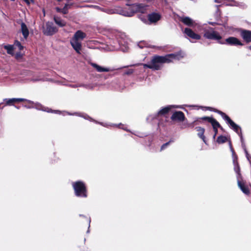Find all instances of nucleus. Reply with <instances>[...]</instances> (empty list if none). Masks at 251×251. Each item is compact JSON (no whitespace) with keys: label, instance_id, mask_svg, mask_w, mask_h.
<instances>
[{"label":"nucleus","instance_id":"37","mask_svg":"<svg viewBox=\"0 0 251 251\" xmlns=\"http://www.w3.org/2000/svg\"><path fill=\"white\" fill-rule=\"evenodd\" d=\"M88 222L89 223V225H90V223L91 222V220L90 218L88 219Z\"/></svg>","mask_w":251,"mask_h":251},{"label":"nucleus","instance_id":"4","mask_svg":"<svg viewBox=\"0 0 251 251\" xmlns=\"http://www.w3.org/2000/svg\"><path fill=\"white\" fill-rule=\"evenodd\" d=\"M75 196L86 198L88 197V190L86 184L82 181L73 182L72 184Z\"/></svg>","mask_w":251,"mask_h":251},{"label":"nucleus","instance_id":"42","mask_svg":"<svg viewBox=\"0 0 251 251\" xmlns=\"http://www.w3.org/2000/svg\"><path fill=\"white\" fill-rule=\"evenodd\" d=\"M57 0V1L60 2V1H61L62 0Z\"/></svg>","mask_w":251,"mask_h":251},{"label":"nucleus","instance_id":"34","mask_svg":"<svg viewBox=\"0 0 251 251\" xmlns=\"http://www.w3.org/2000/svg\"><path fill=\"white\" fill-rule=\"evenodd\" d=\"M55 10H56L57 12L62 13V8H59L58 7H56L55 8Z\"/></svg>","mask_w":251,"mask_h":251},{"label":"nucleus","instance_id":"1","mask_svg":"<svg viewBox=\"0 0 251 251\" xmlns=\"http://www.w3.org/2000/svg\"><path fill=\"white\" fill-rule=\"evenodd\" d=\"M184 57L182 52L168 54L165 56L155 55L152 57L150 63L143 64L144 68H149L153 71L160 70L164 63H169L173 60H179Z\"/></svg>","mask_w":251,"mask_h":251},{"label":"nucleus","instance_id":"12","mask_svg":"<svg viewBox=\"0 0 251 251\" xmlns=\"http://www.w3.org/2000/svg\"><path fill=\"white\" fill-rule=\"evenodd\" d=\"M184 33L189 38L194 40H200L201 36L195 33L191 29L189 28H185L184 29Z\"/></svg>","mask_w":251,"mask_h":251},{"label":"nucleus","instance_id":"18","mask_svg":"<svg viewBox=\"0 0 251 251\" xmlns=\"http://www.w3.org/2000/svg\"><path fill=\"white\" fill-rule=\"evenodd\" d=\"M21 32L25 39H27L29 35V30L26 24L22 22L21 23Z\"/></svg>","mask_w":251,"mask_h":251},{"label":"nucleus","instance_id":"24","mask_svg":"<svg viewBox=\"0 0 251 251\" xmlns=\"http://www.w3.org/2000/svg\"><path fill=\"white\" fill-rule=\"evenodd\" d=\"M227 141V138L226 136L220 135L218 137L216 140V142L219 144H223Z\"/></svg>","mask_w":251,"mask_h":251},{"label":"nucleus","instance_id":"16","mask_svg":"<svg viewBox=\"0 0 251 251\" xmlns=\"http://www.w3.org/2000/svg\"><path fill=\"white\" fill-rule=\"evenodd\" d=\"M195 129L198 131V136L205 143H206L205 137L204 135L205 129L201 126H197L195 127Z\"/></svg>","mask_w":251,"mask_h":251},{"label":"nucleus","instance_id":"14","mask_svg":"<svg viewBox=\"0 0 251 251\" xmlns=\"http://www.w3.org/2000/svg\"><path fill=\"white\" fill-rule=\"evenodd\" d=\"M175 107L174 105H168L163 107L158 112V116H165L168 114L172 108Z\"/></svg>","mask_w":251,"mask_h":251},{"label":"nucleus","instance_id":"20","mask_svg":"<svg viewBox=\"0 0 251 251\" xmlns=\"http://www.w3.org/2000/svg\"><path fill=\"white\" fill-rule=\"evenodd\" d=\"M198 120H199V123H201V120L207 122L209 123H210L212 125L213 124H215L216 122L217 121L216 119L213 118V117H207V116H204L202 117L199 118Z\"/></svg>","mask_w":251,"mask_h":251},{"label":"nucleus","instance_id":"15","mask_svg":"<svg viewBox=\"0 0 251 251\" xmlns=\"http://www.w3.org/2000/svg\"><path fill=\"white\" fill-rule=\"evenodd\" d=\"M26 100V99L23 98H12L9 99H5V104L7 105H13L15 102H23Z\"/></svg>","mask_w":251,"mask_h":251},{"label":"nucleus","instance_id":"36","mask_svg":"<svg viewBox=\"0 0 251 251\" xmlns=\"http://www.w3.org/2000/svg\"><path fill=\"white\" fill-rule=\"evenodd\" d=\"M218 128H220V129L222 131H224V129L223 128V127L221 126V125L220 124V126H218Z\"/></svg>","mask_w":251,"mask_h":251},{"label":"nucleus","instance_id":"30","mask_svg":"<svg viewBox=\"0 0 251 251\" xmlns=\"http://www.w3.org/2000/svg\"><path fill=\"white\" fill-rule=\"evenodd\" d=\"M206 109L209 110H210V111H212L215 112L216 113H217L219 115H220L219 112H222V111H220V110H219L218 109H215V108H212V107H207Z\"/></svg>","mask_w":251,"mask_h":251},{"label":"nucleus","instance_id":"31","mask_svg":"<svg viewBox=\"0 0 251 251\" xmlns=\"http://www.w3.org/2000/svg\"><path fill=\"white\" fill-rule=\"evenodd\" d=\"M48 112L54 113L56 114H60L61 112L59 110H53L51 109L47 111Z\"/></svg>","mask_w":251,"mask_h":251},{"label":"nucleus","instance_id":"13","mask_svg":"<svg viewBox=\"0 0 251 251\" xmlns=\"http://www.w3.org/2000/svg\"><path fill=\"white\" fill-rule=\"evenodd\" d=\"M238 186L241 191L246 195H249L250 191L249 187L245 185V182L242 179H237Z\"/></svg>","mask_w":251,"mask_h":251},{"label":"nucleus","instance_id":"10","mask_svg":"<svg viewBox=\"0 0 251 251\" xmlns=\"http://www.w3.org/2000/svg\"><path fill=\"white\" fill-rule=\"evenodd\" d=\"M148 19L151 24H156L161 20V15L159 13L152 12L148 15Z\"/></svg>","mask_w":251,"mask_h":251},{"label":"nucleus","instance_id":"3","mask_svg":"<svg viewBox=\"0 0 251 251\" xmlns=\"http://www.w3.org/2000/svg\"><path fill=\"white\" fill-rule=\"evenodd\" d=\"M86 34L81 30H77L70 40V44L74 50L81 54L82 50L81 41L86 37Z\"/></svg>","mask_w":251,"mask_h":251},{"label":"nucleus","instance_id":"25","mask_svg":"<svg viewBox=\"0 0 251 251\" xmlns=\"http://www.w3.org/2000/svg\"><path fill=\"white\" fill-rule=\"evenodd\" d=\"M212 126L213 127V131L214 132L213 138L215 139L216 136L218 134V126H220V124L218 121H217L215 124H213V125H212Z\"/></svg>","mask_w":251,"mask_h":251},{"label":"nucleus","instance_id":"21","mask_svg":"<svg viewBox=\"0 0 251 251\" xmlns=\"http://www.w3.org/2000/svg\"><path fill=\"white\" fill-rule=\"evenodd\" d=\"M53 20L55 24L60 27H64L66 25V22L62 20L60 17L54 16Z\"/></svg>","mask_w":251,"mask_h":251},{"label":"nucleus","instance_id":"8","mask_svg":"<svg viewBox=\"0 0 251 251\" xmlns=\"http://www.w3.org/2000/svg\"><path fill=\"white\" fill-rule=\"evenodd\" d=\"M171 119L174 122H182L186 120V117L183 112L176 111L173 113Z\"/></svg>","mask_w":251,"mask_h":251},{"label":"nucleus","instance_id":"28","mask_svg":"<svg viewBox=\"0 0 251 251\" xmlns=\"http://www.w3.org/2000/svg\"><path fill=\"white\" fill-rule=\"evenodd\" d=\"M14 45L16 47H17L19 48L20 50H22L24 49V47L22 45L20 42H19L18 40L15 41Z\"/></svg>","mask_w":251,"mask_h":251},{"label":"nucleus","instance_id":"39","mask_svg":"<svg viewBox=\"0 0 251 251\" xmlns=\"http://www.w3.org/2000/svg\"><path fill=\"white\" fill-rule=\"evenodd\" d=\"M131 73H132V72H129H129H126V74H127V75H129V74H131Z\"/></svg>","mask_w":251,"mask_h":251},{"label":"nucleus","instance_id":"40","mask_svg":"<svg viewBox=\"0 0 251 251\" xmlns=\"http://www.w3.org/2000/svg\"><path fill=\"white\" fill-rule=\"evenodd\" d=\"M24 0L26 3H29V2L28 0Z\"/></svg>","mask_w":251,"mask_h":251},{"label":"nucleus","instance_id":"38","mask_svg":"<svg viewBox=\"0 0 251 251\" xmlns=\"http://www.w3.org/2000/svg\"><path fill=\"white\" fill-rule=\"evenodd\" d=\"M214 2H215V3H219V2H220V1H219V0H214Z\"/></svg>","mask_w":251,"mask_h":251},{"label":"nucleus","instance_id":"7","mask_svg":"<svg viewBox=\"0 0 251 251\" xmlns=\"http://www.w3.org/2000/svg\"><path fill=\"white\" fill-rule=\"evenodd\" d=\"M57 28L53 25L52 22H48L46 24V27L43 30V33L47 36H52L57 32Z\"/></svg>","mask_w":251,"mask_h":251},{"label":"nucleus","instance_id":"41","mask_svg":"<svg viewBox=\"0 0 251 251\" xmlns=\"http://www.w3.org/2000/svg\"><path fill=\"white\" fill-rule=\"evenodd\" d=\"M228 143H229V146L230 147V144H231V142L230 141H229Z\"/></svg>","mask_w":251,"mask_h":251},{"label":"nucleus","instance_id":"27","mask_svg":"<svg viewBox=\"0 0 251 251\" xmlns=\"http://www.w3.org/2000/svg\"><path fill=\"white\" fill-rule=\"evenodd\" d=\"M173 142H174V140L171 139L169 142L163 144L161 147L160 151L165 150L171 143H172Z\"/></svg>","mask_w":251,"mask_h":251},{"label":"nucleus","instance_id":"11","mask_svg":"<svg viewBox=\"0 0 251 251\" xmlns=\"http://www.w3.org/2000/svg\"><path fill=\"white\" fill-rule=\"evenodd\" d=\"M233 163L234 165V170L237 174V179H242V175L240 172V167L238 162L237 155H235V157L233 158Z\"/></svg>","mask_w":251,"mask_h":251},{"label":"nucleus","instance_id":"9","mask_svg":"<svg viewBox=\"0 0 251 251\" xmlns=\"http://www.w3.org/2000/svg\"><path fill=\"white\" fill-rule=\"evenodd\" d=\"M240 36L247 43L251 42V31L240 28L239 30Z\"/></svg>","mask_w":251,"mask_h":251},{"label":"nucleus","instance_id":"2","mask_svg":"<svg viewBox=\"0 0 251 251\" xmlns=\"http://www.w3.org/2000/svg\"><path fill=\"white\" fill-rule=\"evenodd\" d=\"M203 37L208 40L215 41L216 43L221 45L230 46H243L244 45L239 39L235 37L230 36L226 39L223 38L220 33L212 27L204 30Z\"/></svg>","mask_w":251,"mask_h":251},{"label":"nucleus","instance_id":"23","mask_svg":"<svg viewBox=\"0 0 251 251\" xmlns=\"http://www.w3.org/2000/svg\"><path fill=\"white\" fill-rule=\"evenodd\" d=\"M199 120H195L192 123H184L182 125V128H193L194 127L195 125H197L199 124Z\"/></svg>","mask_w":251,"mask_h":251},{"label":"nucleus","instance_id":"35","mask_svg":"<svg viewBox=\"0 0 251 251\" xmlns=\"http://www.w3.org/2000/svg\"><path fill=\"white\" fill-rule=\"evenodd\" d=\"M139 18L143 22H145L146 21V19L143 17V16L142 15H140L139 16Z\"/></svg>","mask_w":251,"mask_h":251},{"label":"nucleus","instance_id":"29","mask_svg":"<svg viewBox=\"0 0 251 251\" xmlns=\"http://www.w3.org/2000/svg\"><path fill=\"white\" fill-rule=\"evenodd\" d=\"M24 101H25L26 102V104L25 105V106L30 108L31 107H33V102L32 101H30L29 100H25Z\"/></svg>","mask_w":251,"mask_h":251},{"label":"nucleus","instance_id":"5","mask_svg":"<svg viewBox=\"0 0 251 251\" xmlns=\"http://www.w3.org/2000/svg\"><path fill=\"white\" fill-rule=\"evenodd\" d=\"M147 5L142 3L133 4L129 5L127 8H125L126 11L127 16L131 17L136 13L144 14L146 13Z\"/></svg>","mask_w":251,"mask_h":251},{"label":"nucleus","instance_id":"6","mask_svg":"<svg viewBox=\"0 0 251 251\" xmlns=\"http://www.w3.org/2000/svg\"><path fill=\"white\" fill-rule=\"evenodd\" d=\"M220 115L222 116V117L226 121V123L230 125L231 127L236 132L237 134H238L241 139H242V135L241 133V127L236 124L230 118V117L227 115L225 113L223 112H219Z\"/></svg>","mask_w":251,"mask_h":251},{"label":"nucleus","instance_id":"17","mask_svg":"<svg viewBox=\"0 0 251 251\" xmlns=\"http://www.w3.org/2000/svg\"><path fill=\"white\" fill-rule=\"evenodd\" d=\"M180 21L184 25L189 26H193L194 24L193 20L188 17H182L180 18Z\"/></svg>","mask_w":251,"mask_h":251},{"label":"nucleus","instance_id":"22","mask_svg":"<svg viewBox=\"0 0 251 251\" xmlns=\"http://www.w3.org/2000/svg\"><path fill=\"white\" fill-rule=\"evenodd\" d=\"M3 48L7 50V53L11 55H14V46L12 45H5L3 46Z\"/></svg>","mask_w":251,"mask_h":251},{"label":"nucleus","instance_id":"43","mask_svg":"<svg viewBox=\"0 0 251 251\" xmlns=\"http://www.w3.org/2000/svg\"><path fill=\"white\" fill-rule=\"evenodd\" d=\"M249 49L251 50V46L249 47Z\"/></svg>","mask_w":251,"mask_h":251},{"label":"nucleus","instance_id":"32","mask_svg":"<svg viewBox=\"0 0 251 251\" xmlns=\"http://www.w3.org/2000/svg\"><path fill=\"white\" fill-rule=\"evenodd\" d=\"M230 150L231 151H232V155H233V158L235 157V155H237L235 153V152L234 150V149L232 146V144H230Z\"/></svg>","mask_w":251,"mask_h":251},{"label":"nucleus","instance_id":"33","mask_svg":"<svg viewBox=\"0 0 251 251\" xmlns=\"http://www.w3.org/2000/svg\"><path fill=\"white\" fill-rule=\"evenodd\" d=\"M245 153H246V157L247 158V159L250 161V158H251L250 154H249L248 151H247L246 149H245Z\"/></svg>","mask_w":251,"mask_h":251},{"label":"nucleus","instance_id":"26","mask_svg":"<svg viewBox=\"0 0 251 251\" xmlns=\"http://www.w3.org/2000/svg\"><path fill=\"white\" fill-rule=\"evenodd\" d=\"M72 4L66 3L63 8H62V13L63 14H67L68 13L69 9L71 7Z\"/></svg>","mask_w":251,"mask_h":251},{"label":"nucleus","instance_id":"19","mask_svg":"<svg viewBox=\"0 0 251 251\" xmlns=\"http://www.w3.org/2000/svg\"><path fill=\"white\" fill-rule=\"evenodd\" d=\"M92 66H93L98 72H108L110 71L109 68H104L101 67L96 63H92Z\"/></svg>","mask_w":251,"mask_h":251}]
</instances>
